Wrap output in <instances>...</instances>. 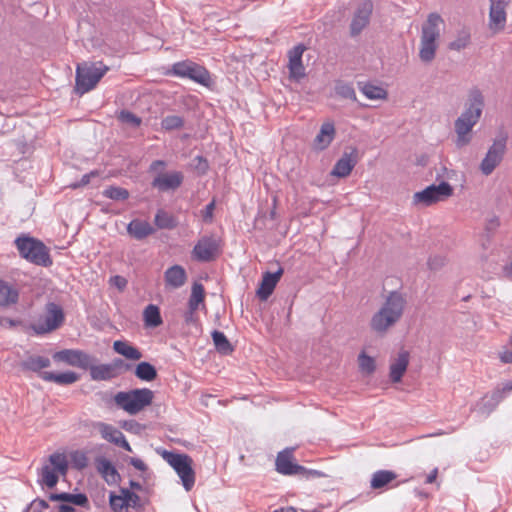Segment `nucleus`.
<instances>
[{
  "label": "nucleus",
  "mask_w": 512,
  "mask_h": 512,
  "mask_svg": "<svg viewBox=\"0 0 512 512\" xmlns=\"http://www.w3.org/2000/svg\"><path fill=\"white\" fill-rule=\"evenodd\" d=\"M129 463L139 471H145L147 469V465L139 458L132 457L129 459Z\"/></svg>",
  "instance_id": "nucleus-56"
},
{
  "label": "nucleus",
  "mask_w": 512,
  "mask_h": 512,
  "mask_svg": "<svg viewBox=\"0 0 512 512\" xmlns=\"http://www.w3.org/2000/svg\"><path fill=\"white\" fill-rule=\"evenodd\" d=\"M163 459L175 470L186 491H190L195 484V472L193 460L186 454H179L169 451L162 453Z\"/></svg>",
  "instance_id": "nucleus-7"
},
{
  "label": "nucleus",
  "mask_w": 512,
  "mask_h": 512,
  "mask_svg": "<svg viewBox=\"0 0 512 512\" xmlns=\"http://www.w3.org/2000/svg\"><path fill=\"white\" fill-rule=\"evenodd\" d=\"M192 166L197 171V173L199 175H204L209 170L208 160L205 157L201 156V155H198V156L193 158Z\"/></svg>",
  "instance_id": "nucleus-50"
},
{
  "label": "nucleus",
  "mask_w": 512,
  "mask_h": 512,
  "mask_svg": "<svg viewBox=\"0 0 512 512\" xmlns=\"http://www.w3.org/2000/svg\"><path fill=\"white\" fill-rule=\"evenodd\" d=\"M98 176H99L98 171H96V170L91 171L90 173H87V174L83 175L79 182H75V183L70 184V187L73 188V189L84 187V186H86V185H88L90 183V179L92 177H98Z\"/></svg>",
  "instance_id": "nucleus-51"
},
{
  "label": "nucleus",
  "mask_w": 512,
  "mask_h": 512,
  "mask_svg": "<svg viewBox=\"0 0 512 512\" xmlns=\"http://www.w3.org/2000/svg\"><path fill=\"white\" fill-rule=\"evenodd\" d=\"M443 19L438 13H430L422 25L421 40L437 42L440 36L439 25Z\"/></svg>",
  "instance_id": "nucleus-22"
},
{
  "label": "nucleus",
  "mask_w": 512,
  "mask_h": 512,
  "mask_svg": "<svg viewBox=\"0 0 512 512\" xmlns=\"http://www.w3.org/2000/svg\"><path fill=\"white\" fill-rule=\"evenodd\" d=\"M65 315L60 305L50 302L32 324L36 334L42 335L58 329L64 322Z\"/></svg>",
  "instance_id": "nucleus-8"
},
{
  "label": "nucleus",
  "mask_w": 512,
  "mask_h": 512,
  "mask_svg": "<svg viewBox=\"0 0 512 512\" xmlns=\"http://www.w3.org/2000/svg\"><path fill=\"white\" fill-rule=\"evenodd\" d=\"M154 231L152 226H127V233L136 240H142Z\"/></svg>",
  "instance_id": "nucleus-45"
},
{
  "label": "nucleus",
  "mask_w": 512,
  "mask_h": 512,
  "mask_svg": "<svg viewBox=\"0 0 512 512\" xmlns=\"http://www.w3.org/2000/svg\"><path fill=\"white\" fill-rule=\"evenodd\" d=\"M59 512H76L75 508L70 505H60Z\"/></svg>",
  "instance_id": "nucleus-63"
},
{
  "label": "nucleus",
  "mask_w": 512,
  "mask_h": 512,
  "mask_svg": "<svg viewBox=\"0 0 512 512\" xmlns=\"http://www.w3.org/2000/svg\"><path fill=\"white\" fill-rule=\"evenodd\" d=\"M154 392L149 388H135L128 391H119L114 397L115 405L128 413L136 415L153 404Z\"/></svg>",
  "instance_id": "nucleus-3"
},
{
  "label": "nucleus",
  "mask_w": 512,
  "mask_h": 512,
  "mask_svg": "<svg viewBox=\"0 0 512 512\" xmlns=\"http://www.w3.org/2000/svg\"><path fill=\"white\" fill-rule=\"evenodd\" d=\"M122 363L121 360H117L112 364H100L94 365L93 362L87 368L90 371V376L93 380L103 381L115 378L118 375L117 368Z\"/></svg>",
  "instance_id": "nucleus-23"
},
{
  "label": "nucleus",
  "mask_w": 512,
  "mask_h": 512,
  "mask_svg": "<svg viewBox=\"0 0 512 512\" xmlns=\"http://www.w3.org/2000/svg\"><path fill=\"white\" fill-rule=\"evenodd\" d=\"M129 485H130L129 489L131 491H134L135 493H136V491H142L143 490L142 485L140 483H138V482L130 481Z\"/></svg>",
  "instance_id": "nucleus-62"
},
{
  "label": "nucleus",
  "mask_w": 512,
  "mask_h": 512,
  "mask_svg": "<svg viewBox=\"0 0 512 512\" xmlns=\"http://www.w3.org/2000/svg\"><path fill=\"white\" fill-rule=\"evenodd\" d=\"M484 107V97L478 88L470 90L468 95V104L464 112L455 121V131L457 133L456 145L463 147L470 143L471 132L474 125L479 121Z\"/></svg>",
  "instance_id": "nucleus-1"
},
{
  "label": "nucleus",
  "mask_w": 512,
  "mask_h": 512,
  "mask_svg": "<svg viewBox=\"0 0 512 512\" xmlns=\"http://www.w3.org/2000/svg\"><path fill=\"white\" fill-rule=\"evenodd\" d=\"M116 445L123 448L124 450H126L128 452H132V448H131L130 444L127 442L125 436H123V438H121Z\"/></svg>",
  "instance_id": "nucleus-61"
},
{
  "label": "nucleus",
  "mask_w": 512,
  "mask_h": 512,
  "mask_svg": "<svg viewBox=\"0 0 512 512\" xmlns=\"http://www.w3.org/2000/svg\"><path fill=\"white\" fill-rule=\"evenodd\" d=\"M185 120L178 115H168L161 121V128L167 132L179 130L184 127Z\"/></svg>",
  "instance_id": "nucleus-40"
},
{
  "label": "nucleus",
  "mask_w": 512,
  "mask_h": 512,
  "mask_svg": "<svg viewBox=\"0 0 512 512\" xmlns=\"http://www.w3.org/2000/svg\"><path fill=\"white\" fill-rule=\"evenodd\" d=\"M118 120L122 123L129 124L132 127H139L142 123V119L140 117L128 110L120 111Z\"/></svg>",
  "instance_id": "nucleus-49"
},
{
  "label": "nucleus",
  "mask_w": 512,
  "mask_h": 512,
  "mask_svg": "<svg viewBox=\"0 0 512 512\" xmlns=\"http://www.w3.org/2000/svg\"><path fill=\"white\" fill-rule=\"evenodd\" d=\"M511 391H512V381L505 383L501 389H496L493 392L492 397L497 402H499L505 397L506 394L510 393Z\"/></svg>",
  "instance_id": "nucleus-52"
},
{
  "label": "nucleus",
  "mask_w": 512,
  "mask_h": 512,
  "mask_svg": "<svg viewBox=\"0 0 512 512\" xmlns=\"http://www.w3.org/2000/svg\"><path fill=\"white\" fill-rule=\"evenodd\" d=\"M21 366L25 370L40 372L42 369L50 366V360L43 356H30L22 362Z\"/></svg>",
  "instance_id": "nucleus-35"
},
{
  "label": "nucleus",
  "mask_w": 512,
  "mask_h": 512,
  "mask_svg": "<svg viewBox=\"0 0 512 512\" xmlns=\"http://www.w3.org/2000/svg\"><path fill=\"white\" fill-rule=\"evenodd\" d=\"M274 512H296V509L293 507H282L274 510Z\"/></svg>",
  "instance_id": "nucleus-64"
},
{
  "label": "nucleus",
  "mask_w": 512,
  "mask_h": 512,
  "mask_svg": "<svg viewBox=\"0 0 512 512\" xmlns=\"http://www.w3.org/2000/svg\"><path fill=\"white\" fill-rule=\"evenodd\" d=\"M94 426L98 430V432L100 433L101 437L104 440H106L110 443H113L115 445L124 436V434L119 429H117L116 427H114L111 424H107L104 422H97V423H95Z\"/></svg>",
  "instance_id": "nucleus-31"
},
{
  "label": "nucleus",
  "mask_w": 512,
  "mask_h": 512,
  "mask_svg": "<svg viewBox=\"0 0 512 512\" xmlns=\"http://www.w3.org/2000/svg\"><path fill=\"white\" fill-rule=\"evenodd\" d=\"M15 245L21 257L27 261L43 267L52 265L53 261L49 250L41 241L32 237L21 236L15 240Z\"/></svg>",
  "instance_id": "nucleus-4"
},
{
  "label": "nucleus",
  "mask_w": 512,
  "mask_h": 512,
  "mask_svg": "<svg viewBox=\"0 0 512 512\" xmlns=\"http://www.w3.org/2000/svg\"><path fill=\"white\" fill-rule=\"evenodd\" d=\"M335 93L343 99H350L352 101H356V93L352 84L350 83H346L341 80L336 81Z\"/></svg>",
  "instance_id": "nucleus-41"
},
{
  "label": "nucleus",
  "mask_w": 512,
  "mask_h": 512,
  "mask_svg": "<svg viewBox=\"0 0 512 512\" xmlns=\"http://www.w3.org/2000/svg\"><path fill=\"white\" fill-rule=\"evenodd\" d=\"M143 321L147 328H156L162 325L163 320L159 307L154 304L146 306L143 311Z\"/></svg>",
  "instance_id": "nucleus-32"
},
{
  "label": "nucleus",
  "mask_w": 512,
  "mask_h": 512,
  "mask_svg": "<svg viewBox=\"0 0 512 512\" xmlns=\"http://www.w3.org/2000/svg\"><path fill=\"white\" fill-rule=\"evenodd\" d=\"M47 464L60 471L62 476L66 475L68 471V459L64 452H55L51 454L48 458Z\"/></svg>",
  "instance_id": "nucleus-39"
},
{
  "label": "nucleus",
  "mask_w": 512,
  "mask_h": 512,
  "mask_svg": "<svg viewBox=\"0 0 512 512\" xmlns=\"http://www.w3.org/2000/svg\"><path fill=\"white\" fill-rule=\"evenodd\" d=\"M500 361L504 364L512 363V351L504 350L499 353Z\"/></svg>",
  "instance_id": "nucleus-57"
},
{
  "label": "nucleus",
  "mask_w": 512,
  "mask_h": 512,
  "mask_svg": "<svg viewBox=\"0 0 512 512\" xmlns=\"http://www.w3.org/2000/svg\"><path fill=\"white\" fill-rule=\"evenodd\" d=\"M358 363L361 372L365 374H372L375 371V360L372 357L366 355L365 353H361L359 355Z\"/></svg>",
  "instance_id": "nucleus-46"
},
{
  "label": "nucleus",
  "mask_w": 512,
  "mask_h": 512,
  "mask_svg": "<svg viewBox=\"0 0 512 512\" xmlns=\"http://www.w3.org/2000/svg\"><path fill=\"white\" fill-rule=\"evenodd\" d=\"M358 162L357 148H351V152H344L342 157L335 163L331 175L344 178L350 175L351 171Z\"/></svg>",
  "instance_id": "nucleus-19"
},
{
  "label": "nucleus",
  "mask_w": 512,
  "mask_h": 512,
  "mask_svg": "<svg viewBox=\"0 0 512 512\" xmlns=\"http://www.w3.org/2000/svg\"><path fill=\"white\" fill-rule=\"evenodd\" d=\"M437 476H438V469L437 468H434L428 475H427V478H426V481L425 483L427 484H432L436 481L437 479Z\"/></svg>",
  "instance_id": "nucleus-59"
},
{
  "label": "nucleus",
  "mask_w": 512,
  "mask_h": 512,
  "mask_svg": "<svg viewBox=\"0 0 512 512\" xmlns=\"http://www.w3.org/2000/svg\"><path fill=\"white\" fill-rule=\"evenodd\" d=\"M61 475L62 473L60 471L56 470L53 468V466H50L47 463L42 467L41 479L42 482L49 488L56 486L59 480V476Z\"/></svg>",
  "instance_id": "nucleus-38"
},
{
  "label": "nucleus",
  "mask_w": 512,
  "mask_h": 512,
  "mask_svg": "<svg viewBox=\"0 0 512 512\" xmlns=\"http://www.w3.org/2000/svg\"><path fill=\"white\" fill-rule=\"evenodd\" d=\"M109 505L113 512H129L142 507L141 499L137 493L128 488H120L117 492H110Z\"/></svg>",
  "instance_id": "nucleus-11"
},
{
  "label": "nucleus",
  "mask_w": 512,
  "mask_h": 512,
  "mask_svg": "<svg viewBox=\"0 0 512 512\" xmlns=\"http://www.w3.org/2000/svg\"><path fill=\"white\" fill-rule=\"evenodd\" d=\"M470 43V34L466 31H461L457 38L450 42L448 45V48L450 50L460 51L461 49H464L468 46Z\"/></svg>",
  "instance_id": "nucleus-47"
},
{
  "label": "nucleus",
  "mask_w": 512,
  "mask_h": 512,
  "mask_svg": "<svg viewBox=\"0 0 512 512\" xmlns=\"http://www.w3.org/2000/svg\"><path fill=\"white\" fill-rule=\"evenodd\" d=\"M437 42L421 40L419 58L424 63H431L436 55Z\"/></svg>",
  "instance_id": "nucleus-37"
},
{
  "label": "nucleus",
  "mask_w": 512,
  "mask_h": 512,
  "mask_svg": "<svg viewBox=\"0 0 512 512\" xmlns=\"http://www.w3.org/2000/svg\"><path fill=\"white\" fill-rule=\"evenodd\" d=\"M164 280L167 287L177 289L186 283L187 274L182 266L174 265L165 271Z\"/></svg>",
  "instance_id": "nucleus-26"
},
{
  "label": "nucleus",
  "mask_w": 512,
  "mask_h": 512,
  "mask_svg": "<svg viewBox=\"0 0 512 512\" xmlns=\"http://www.w3.org/2000/svg\"><path fill=\"white\" fill-rule=\"evenodd\" d=\"M18 300V289L14 285L0 279V307H10L15 305Z\"/></svg>",
  "instance_id": "nucleus-27"
},
{
  "label": "nucleus",
  "mask_w": 512,
  "mask_h": 512,
  "mask_svg": "<svg viewBox=\"0 0 512 512\" xmlns=\"http://www.w3.org/2000/svg\"><path fill=\"white\" fill-rule=\"evenodd\" d=\"M336 130L333 122H325L321 125L319 133L313 140L312 148L315 151L325 150L334 140Z\"/></svg>",
  "instance_id": "nucleus-21"
},
{
  "label": "nucleus",
  "mask_w": 512,
  "mask_h": 512,
  "mask_svg": "<svg viewBox=\"0 0 512 512\" xmlns=\"http://www.w3.org/2000/svg\"><path fill=\"white\" fill-rule=\"evenodd\" d=\"M40 377L46 382H53L58 385H70L79 380V375L73 371L62 373L45 371L40 374Z\"/></svg>",
  "instance_id": "nucleus-28"
},
{
  "label": "nucleus",
  "mask_w": 512,
  "mask_h": 512,
  "mask_svg": "<svg viewBox=\"0 0 512 512\" xmlns=\"http://www.w3.org/2000/svg\"><path fill=\"white\" fill-rule=\"evenodd\" d=\"M51 501H67L70 503H73L78 506L87 507L88 506V498L85 494L78 493V494H68V493H61V494H51L50 495Z\"/></svg>",
  "instance_id": "nucleus-36"
},
{
  "label": "nucleus",
  "mask_w": 512,
  "mask_h": 512,
  "mask_svg": "<svg viewBox=\"0 0 512 512\" xmlns=\"http://www.w3.org/2000/svg\"><path fill=\"white\" fill-rule=\"evenodd\" d=\"M109 70L102 61L83 62L76 68V90L84 94L92 90Z\"/></svg>",
  "instance_id": "nucleus-5"
},
{
  "label": "nucleus",
  "mask_w": 512,
  "mask_h": 512,
  "mask_svg": "<svg viewBox=\"0 0 512 512\" xmlns=\"http://www.w3.org/2000/svg\"><path fill=\"white\" fill-rule=\"evenodd\" d=\"M409 364V353L407 351H401L398 353L397 358H395L390 364L389 376L393 383H398L401 381L403 375L405 374L407 367Z\"/></svg>",
  "instance_id": "nucleus-25"
},
{
  "label": "nucleus",
  "mask_w": 512,
  "mask_h": 512,
  "mask_svg": "<svg viewBox=\"0 0 512 512\" xmlns=\"http://www.w3.org/2000/svg\"><path fill=\"white\" fill-rule=\"evenodd\" d=\"M397 478V474L390 470H378L372 474L370 487L374 490L388 487Z\"/></svg>",
  "instance_id": "nucleus-30"
},
{
  "label": "nucleus",
  "mask_w": 512,
  "mask_h": 512,
  "mask_svg": "<svg viewBox=\"0 0 512 512\" xmlns=\"http://www.w3.org/2000/svg\"><path fill=\"white\" fill-rule=\"evenodd\" d=\"M110 284L122 291L127 285V280L122 276L115 275L110 278Z\"/></svg>",
  "instance_id": "nucleus-55"
},
{
  "label": "nucleus",
  "mask_w": 512,
  "mask_h": 512,
  "mask_svg": "<svg viewBox=\"0 0 512 512\" xmlns=\"http://www.w3.org/2000/svg\"><path fill=\"white\" fill-rule=\"evenodd\" d=\"M305 50V45L298 44L288 52L289 79L297 83L306 77L305 67L302 62V55Z\"/></svg>",
  "instance_id": "nucleus-16"
},
{
  "label": "nucleus",
  "mask_w": 512,
  "mask_h": 512,
  "mask_svg": "<svg viewBox=\"0 0 512 512\" xmlns=\"http://www.w3.org/2000/svg\"><path fill=\"white\" fill-rule=\"evenodd\" d=\"M212 338L214 345L219 352L223 354H229L232 352L233 349L223 332L217 330L214 331L212 333Z\"/></svg>",
  "instance_id": "nucleus-42"
},
{
  "label": "nucleus",
  "mask_w": 512,
  "mask_h": 512,
  "mask_svg": "<svg viewBox=\"0 0 512 512\" xmlns=\"http://www.w3.org/2000/svg\"><path fill=\"white\" fill-rule=\"evenodd\" d=\"M166 166V162L163 160H155L150 165V171H156L158 168H164Z\"/></svg>",
  "instance_id": "nucleus-60"
},
{
  "label": "nucleus",
  "mask_w": 512,
  "mask_h": 512,
  "mask_svg": "<svg viewBox=\"0 0 512 512\" xmlns=\"http://www.w3.org/2000/svg\"><path fill=\"white\" fill-rule=\"evenodd\" d=\"M205 291L204 287L200 283H194L192 286L191 295L189 298L188 306L190 309V316L195 313L199 305L204 302Z\"/></svg>",
  "instance_id": "nucleus-34"
},
{
  "label": "nucleus",
  "mask_w": 512,
  "mask_h": 512,
  "mask_svg": "<svg viewBox=\"0 0 512 512\" xmlns=\"http://www.w3.org/2000/svg\"><path fill=\"white\" fill-rule=\"evenodd\" d=\"M215 209V201L212 200L209 204L205 206L204 209L200 211L201 218L204 222H211L213 219V212Z\"/></svg>",
  "instance_id": "nucleus-53"
},
{
  "label": "nucleus",
  "mask_w": 512,
  "mask_h": 512,
  "mask_svg": "<svg viewBox=\"0 0 512 512\" xmlns=\"http://www.w3.org/2000/svg\"><path fill=\"white\" fill-rule=\"evenodd\" d=\"M71 462L74 468L82 470L88 466V457L83 451H73L70 455Z\"/></svg>",
  "instance_id": "nucleus-48"
},
{
  "label": "nucleus",
  "mask_w": 512,
  "mask_h": 512,
  "mask_svg": "<svg viewBox=\"0 0 512 512\" xmlns=\"http://www.w3.org/2000/svg\"><path fill=\"white\" fill-rule=\"evenodd\" d=\"M283 273L284 270L280 267L275 273L266 272L263 274L262 281L257 289V295L261 300H267L273 293Z\"/></svg>",
  "instance_id": "nucleus-20"
},
{
  "label": "nucleus",
  "mask_w": 512,
  "mask_h": 512,
  "mask_svg": "<svg viewBox=\"0 0 512 512\" xmlns=\"http://www.w3.org/2000/svg\"><path fill=\"white\" fill-rule=\"evenodd\" d=\"M362 93L369 99H386L387 91L382 87L366 83L361 87Z\"/></svg>",
  "instance_id": "nucleus-43"
},
{
  "label": "nucleus",
  "mask_w": 512,
  "mask_h": 512,
  "mask_svg": "<svg viewBox=\"0 0 512 512\" xmlns=\"http://www.w3.org/2000/svg\"><path fill=\"white\" fill-rule=\"evenodd\" d=\"M507 139V134L502 133L489 147L486 156L480 164V170L484 175H490L501 163L506 152Z\"/></svg>",
  "instance_id": "nucleus-12"
},
{
  "label": "nucleus",
  "mask_w": 512,
  "mask_h": 512,
  "mask_svg": "<svg viewBox=\"0 0 512 512\" xmlns=\"http://www.w3.org/2000/svg\"><path fill=\"white\" fill-rule=\"evenodd\" d=\"M97 472L109 485L117 484L120 480V474L110 460L105 457H98L95 460Z\"/></svg>",
  "instance_id": "nucleus-24"
},
{
  "label": "nucleus",
  "mask_w": 512,
  "mask_h": 512,
  "mask_svg": "<svg viewBox=\"0 0 512 512\" xmlns=\"http://www.w3.org/2000/svg\"><path fill=\"white\" fill-rule=\"evenodd\" d=\"M373 9L371 0H363L358 4L350 23L351 37L358 36L369 25Z\"/></svg>",
  "instance_id": "nucleus-13"
},
{
  "label": "nucleus",
  "mask_w": 512,
  "mask_h": 512,
  "mask_svg": "<svg viewBox=\"0 0 512 512\" xmlns=\"http://www.w3.org/2000/svg\"><path fill=\"white\" fill-rule=\"evenodd\" d=\"M511 0H490L489 29L494 33L504 30L506 25V8Z\"/></svg>",
  "instance_id": "nucleus-15"
},
{
  "label": "nucleus",
  "mask_w": 512,
  "mask_h": 512,
  "mask_svg": "<svg viewBox=\"0 0 512 512\" xmlns=\"http://www.w3.org/2000/svg\"><path fill=\"white\" fill-rule=\"evenodd\" d=\"M19 324V321L7 318V317H0V326L1 327H15Z\"/></svg>",
  "instance_id": "nucleus-58"
},
{
  "label": "nucleus",
  "mask_w": 512,
  "mask_h": 512,
  "mask_svg": "<svg viewBox=\"0 0 512 512\" xmlns=\"http://www.w3.org/2000/svg\"><path fill=\"white\" fill-rule=\"evenodd\" d=\"M183 180L184 175L180 171L160 173L153 179L151 185L160 192L175 191L182 185Z\"/></svg>",
  "instance_id": "nucleus-18"
},
{
  "label": "nucleus",
  "mask_w": 512,
  "mask_h": 512,
  "mask_svg": "<svg viewBox=\"0 0 512 512\" xmlns=\"http://www.w3.org/2000/svg\"><path fill=\"white\" fill-rule=\"evenodd\" d=\"M134 374L139 380L145 382H152L158 376L156 368L149 362H140L137 364Z\"/></svg>",
  "instance_id": "nucleus-33"
},
{
  "label": "nucleus",
  "mask_w": 512,
  "mask_h": 512,
  "mask_svg": "<svg viewBox=\"0 0 512 512\" xmlns=\"http://www.w3.org/2000/svg\"><path fill=\"white\" fill-rule=\"evenodd\" d=\"M404 307V298L397 292L390 293L381 308L371 319L370 326L372 330L378 333L386 332L400 320Z\"/></svg>",
  "instance_id": "nucleus-2"
},
{
  "label": "nucleus",
  "mask_w": 512,
  "mask_h": 512,
  "mask_svg": "<svg viewBox=\"0 0 512 512\" xmlns=\"http://www.w3.org/2000/svg\"><path fill=\"white\" fill-rule=\"evenodd\" d=\"M55 362H64L70 366L87 369L93 362L90 355L81 350L64 349L53 354Z\"/></svg>",
  "instance_id": "nucleus-14"
},
{
  "label": "nucleus",
  "mask_w": 512,
  "mask_h": 512,
  "mask_svg": "<svg viewBox=\"0 0 512 512\" xmlns=\"http://www.w3.org/2000/svg\"><path fill=\"white\" fill-rule=\"evenodd\" d=\"M170 73L178 77L188 78L203 86H209L211 81L208 70L190 60L174 63Z\"/></svg>",
  "instance_id": "nucleus-9"
},
{
  "label": "nucleus",
  "mask_w": 512,
  "mask_h": 512,
  "mask_svg": "<svg viewBox=\"0 0 512 512\" xmlns=\"http://www.w3.org/2000/svg\"><path fill=\"white\" fill-rule=\"evenodd\" d=\"M220 242L217 239L204 237L195 245L192 254L193 257L202 262H208L219 254Z\"/></svg>",
  "instance_id": "nucleus-17"
},
{
  "label": "nucleus",
  "mask_w": 512,
  "mask_h": 512,
  "mask_svg": "<svg viewBox=\"0 0 512 512\" xmlns=\"http://www.w3.org/2000/svg\"><path fill=\"white\" fill-rule=\"evenodd\" d=\"M453 194L452 186L445 181L440 184H432L420 192H416L413 196L415 204L430 206L436 202L443 201Z\"/></svg>",
  "instance_id": "nucleus-10"
},
{
  "label": "nucleus",
  "mask_w": 512,
  "mask_h": 512,
  "mask_svg": "<svg viewBox=\"0 0 512 512\" xmlns=\"http://www.w3.org/2000/svg\"><path fill=\"white\" fill-rule=\"evenodd\" d=\"M103 195L116 201H124L128 199L129 192L125 188L110 186L103 191Z\"/></svg>",
  "instance_id": "nucleus-44"
},
{
  "label": "nucleus",
  "mask_w": 512,
  "mask_h": 512,
  "mask_svg": "<svg viewBox=\"0 0 512 512\" xmlns=\"http://www.w3.org/2000/svg\"><path fill=\"white\" fill-rule=\"evenodd\" d=\"M276 471L285 476L300 475L305 479L321 478L324 474L318 470L307 469L296 463L294 448H286L278 452L275 460Z\"/></svg>",
  "instance_id": "nucleus-6"
},
{
  "label": "nucleus",
  "mask_w": 512,
  "mask_h": 512,
  "mask_svg": "<svg viewBox=\"0 0 512 512\" xmlns=\"http://www.w3.org/2000/svg\"><path fill=\"white\" fill-rule=\"evenodd\" d=\"M114 351L128 360L138 361L142 358L141 351L128 341L117 340L113 343Z\"/></svg>",
  "instance_id": "nucleus-29"
},
{
  "label": "nucleus",
  "mask_w": 512,
  "mask_h": 512,
  "mask_svg": "<svg viewBox=\"0 0 512 512\" xmlns=\"http://www.w3.org/2000/svg\"><path fill=\"white\" fill-rule=\"evenodd\" d=\"M154 224H173L172 217L168 212L159 210L155 215Z\"/></svg>",
  "instance_id": "nucleus-54"
}]
</instances>
